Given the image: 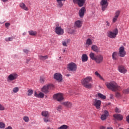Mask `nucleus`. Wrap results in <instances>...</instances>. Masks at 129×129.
I'll return each instance as SVG.
<instances>
[{
  "instance_id": "nucleus-1",
  "label": "nucleus",
  "mask_w": 129,
  "mask_h": 129,
  "mask_svg": "<svg viewBox=\"0 0 129 129\" xmlns=\"http://www.w3.org/2000/svg\"><path fill=\"white\" fill-rule=\"evenodd\" d=\"M91 81H92V78L91 77H87L81 80V83L85 88L91 89L93 87L92 84L90 83Z\"/></svg>"
},
{
  "instance_id": "nucleus-2",
  "label": "nucleus",
  "mask_w": 129,
  "mask_h": 129,
  "mask_svg": "<svg viewBox=\"0 0 129 129\" xmlns=\"http://www.w3.org/2000/svg\"><path fill=\"white\" fill-rule=\"evenodd\" d=\"M106 86L108 89L112 90V91H120L121 88L115 82H112L110 83H106Z\"/></svg>"
},
{
  "instance_id": "nucleus-3",
  "label": "nucleus",
  "mask_w": 129,
  "mask_h": 129,
  "mask_svg": "<svg viewBox=\"0 0 129 129\" xmlns=\"http://www.w3.org/2000/svg\"><path fill=\"white\" fill-rule=\"evenodd\" d=\"M90 57L92 60H94L97 63V64H100L103 62V56L101 54H99L95 56V54L93 52H91L90 54Z\"/></svg>"
},
{
  "instance_id": "nucleus-4",
  "label": "nucleus",
  "mask_w": 129,
  "mask_h": 129,
  "mask_svg": "<svg viewBox=\"0 0 129 129\" xmlns=\"http://www.w3.org/2000/svg\"><path fill=\"white\" fill-rule=\"evenodd\" d=\"M118 34V29L115 28L113 31H109L107 33V36L110 39H115Z\"/></svg>"
},
{
  "instance_id": "nucleus-5",
  "label": "nucleus",
  "mask_w": 129,
  "mask_h": 129,
  "mask_svg": "<svg viewBox=\"0 0 129 129\" xmlns=\"http://www.w3.org/2000/svg\"><path fill=\"white\" fill-rule=\"evenodd\" d=\"M19 77V75L16 73H13L9 75L7 78L8 82H12L16 80V79Z\"/></svg>"
},
{
  "instance_id": "nucleus-6",
  "label": "nucleus",
  "mask_w": 129,
  "mask_h": 129,
  "mask_svg": "<svg viewBox=\"0 0 129 129\" xmlns=\"http://www.w3.org/2000/svg\"><path fill=\"white\" fill-rule=\"evenodd\" d=\"M54 87V85H47L46 86H44L43 88L41 89V91L44 93H48L49 92V91L50 90V89H53V88Z\"/></svg>"
},
{
  "instance_id": "nucleus-7",
  "label": "nucleus",
  "mask_w": 129,
  "mask_h": 129,
  "mask_svg": "<svg viewBox=\"0 0 129 129\" xmlns=\"http://www.w3.org/2000/svg\"><path fill=\"white\" fill-rule=\"evenodd\" d=\"M100 6L101 7L102 11L104 12L107 8V7H108V2H107V0H101L100 3Z\"/></svg>"
},
{
  "instance_id": "nucleus-8",
  "label": "nucleus",
  "mask_w": 129,
  "mask_h": 129,
  "mask_svg": "<svg viewBox=\"0 0 129 129\" xmlns=\"http://www.w3.org/2000/svg\"><path fill=\"white\" fill-rule=\"evenodd\" d=\"M55 32L56 34L59 36L64 34V30H63L61 27L59 26V24H56Z\"/></svg>"
},
{
  "instance_id": "nucleus-9",
  "label": "nucleus",
  "mask_w": 129,
  "mask_h": 129,
  "mask_svg": "<svg viewBox=\"0 0 129 129\" xmlns=\"http://www.w3.org/2000/svg\"><path fill=\"white\" fill-rule=\"evenodd\" d=\"M68 68L70 71H76L77 66L74 62H71L68 64Z\"/></svg>"
},
{
  "instance_id": "nucleus-10",
  "label": "nucleus",
  "mask_w": 129,
  "mask_h": 129,
  "mask_svg": "<svg viewBox=\"0 0 129 129\" xmlns=\"http://www.w3.org/2000/svg\"><path fill=\"white\" fill-rule=\"evenodd\" d=\"M126 52L124 50V47L123 46H121L119 48L118 55L119 57H123L125 56Z\"/></svg>"
},
{
  "instance_id": "nucleus-11",
  "label": "nucleus",
  "mask_w": 129,
  "mask_h": 129,
  "mask_svg": "<svg viewBox=\"0 0 129 129\" xmlns=\"http://www.w3.org/2000/svg\"><path fill=\"white\" fill-rule=\"evenodd\" d=\"M53 98L57 99V101H61L64 99V97H63V94L62 93H58L54 95Z\"/></svg>"
},
{
  "instance_id": "nucleus-12",
  "label": "nucleus",
  "mask_w": 129,
  "mask_h": 129,
  "mask_svg": "<svg viewBox=\"0 0 129 129\" xmlns=\"http://www.w3.org/2000/svg\"><path fill=\"white\" fill-rule=\"evenodd\" d=\"M93 105H94V106H95L97 109H100V106L101 105V101L95 99L93 103Z\"/></svg>"
},
{
  "instance_id": "nucleus-13",
  "label": "nucleus",
  "mask_w": 129,
  "mask_h": 129,
  "mask_svg": "<svg viewBox=\"0 0 129 129\" xmlns=\"http://www.w3.org/2000/svg\"><path fill=\"white\" fill-rule=\"evenodd\" d=\"M54 79H55V80H57L58 81V82H61L63 80V78H62V75L59 73H56L54 75Z\"/></svg>"
},
{
  "instance_id": "nucleus-14",
  "label": "nucleus",
  "mask_w": 129,
  "mask_h": 129,
  "mask_svg": "<svg viewBox=\"0 0 129 129\" xmlns=\"http://www.w3.org/2000/svg\"><path fill=\"white\" fill-rule=\"evenodd\" d=\"M86 0H73L74 4H77L80 7H83Z\"/></svg>"
},
{
  "instance_id": "nucleus-15",
  "label": "nucleus",
  "mask_w": 129,
  "mask_h": 129,
  "mask_svg": "<svg viewBox=\"0 0 129 129\" xmlns=\"http://www.w3.org/2000/svg\"><path fill=\"white\" fill-rule=\"evenodd\" d=\"M118 69L119 72L122 73L123 74H125V73L127 72V70H126L123 66H119Z\"/></svg>"
},
{
  "instance_id": "nucleus-16",
  "label": "nucleus",
  "mask_w": 129,
  "mask_h": 129,
  "mask_svg": "<svg viewBox=\"0 0 129 129\" xmlns=\"http://www.w3.org/2000/svg\"><path fill=\"white\" fill-rule=\"evenodd\" d=\"M109 113L106 110H104V114L101 116V120H105L107 116H108Z\"/></svg>"
},
{
  "instance_id": "nucleus-17",
  "label": "nucleus",
  "mask_w": 129,
  "mask_h": 129,
  "mask_svg": "<svg viewBox=\"0 0 129 129\" xmlns=\"http://www.w3.org/2000/svg\"><path fill=\"white\" fill-rule=\"evenodd\" d=\"M113 117L117 120H122L123 119V116L120 114H114L113 115Z\"/></svg>"
},
{
  "instance_id": "nucleus-18",
  "label": "nucleus",
  "mask_w": 129,
  "mask_h": 129,
  "mask_svg": "<svg viewBox=\"0 0 129 129\" xmlns=\"http://www.w3.org/2000/svg\"><path fill=\"white\" fill-rule=\"evenodd\" d=\"M75 27L76 28H81L82 27V21L80 20H77L75 22Z\"/></svg>"
},
{
  "instance_id": "nucleus-19",
  "label": "nucleus",
  "mask_w": 129,
  "mask_h": 129,
  "mask_svg": "<svg viewBox=\"0 0 129 129\" xmlns=\"http://www.w3.org/2000/svg\"><path fill=\"white\" fill-rule=\"evenodd\" d=\"M86 11L85 7H82L81 9L80 10L79 14L81 18L84 16V13H85Z\"/></svg>"
},
{
  "instance_id": "nucleus-20",
  "label": "nucleus",
  "mask_w": 129,
  "mask_h": 129,
  "mask_svg": "<svg viewBox=\"0 0 129 129\" xmlns=\"http://www.w3.org/2000/svg\"><path fill=\"white\" fill-rule=\"evenodd\" d=\"M62 104L66 106V107H68V108H71V107H72V103L69 101L62 102Z\"/></svg>"
},
{
  "instance_id": "nucleus-21",
  "label": "nucleus",
  "mask_w": 129,
  "mask_h": 129,
  "mask_svg": "<svg viewBox=\"0 0 129 129\" xmlns=\"http://www.w3.org/2000/svg\"><path fill=\"white\" fill-rule=\"evenodd\" d=\"M91 49L94 52H97V53L100 52V49H99L96 45H93L91 47Z\"/></svg>"
},
{
  "instance_id": "nucleus-22",
  "label": "nucleus",
  "mask_w": 129,
  "mask_h": 129,
  "mask_svg": "<svg viewBox=\"0 0 129 129\" xmlns=\"http://www.w3.org/2000/svg\"><path fill=\"white\" fill-rule=\"evenodd\" d=\"M20 7L24 11H29V8L23 3L20 4Z\"/></svg>"
},
{
  "instance_id": "nucleus-23",
  "label": "nucleus",
  "mask_w": 129,
  "mask_h": 129,
  "mask_svg": "<svg viewBox=\"0 0 129 129\" xmlns=\"http://www.w3.org/2000/svg\"><path fill=\"white\" fill-rule=\"evenodd\" d=\"M66 0H56V2L58 4L57 6L59 8H62L63 7L64 3H62V2H65Z\"/></svg>"
},
{
  "instance_id": "nucleus-24",
  "label": "nucleus",
  "mask_w": 129,
  "mask_h": 129,
  "mask_svg": "<svg viewBox=\"0 0 129 129\" xmlns=\"http://www.w3.org/2000/svg\"><path fill=\"white\" fill-rule=\"evenodd\" d=\"M41 115L44 116V117H49L50 114L49 113V112L47 111H43L41 112Z\"/></svg>"
},
{
  "instance_id": "nucleus-25",
  "label": "nucleus",
  "mask_w": 129,
  "mask_h": 129,
  "mask_svg": "<svg viewBox=\"0 0 129 129\" xmlns=\"http://www.w3.org/2000/svg\"><path fill=\"white\" fill-rule=\"evenodd\" d=\"M112 58L113 60H114L115 61L116 60H117V59H118L117 52H113V53L112 54Z\"/></svg>"
},
{
  "instance_id": "nucleus-26",
  "label": "nucleus",
  "mask_w": 129,
  "mask_h": 129,
  "mask_svg": "<svg viewBox=\"0 0 129 129\" xmlns=\"http://www.w3.org/2000/svg\"><path fill=\"white\" fill-rule=\"evenodd\" d=\"M88 60V57L87 56V55L84 54H83L82 56V62H86Z\"/></svg>"
},
{
  "instance_id": "nucleus-27",
  "label": "nucleus",
  "mask_w": 129,
  "mask_h": 129,
  "mask_svg": "<svg viewBox=\"0 0 129 129\" xmlns=\"http://www.w3.org/2000/svg\"><path fill=\"white\" fill-rule=\"evenodd\" d=\"M49 58V56L48 55L43 56V55H39V58L40 60H41V61H45V60H47Z\"/></svg>"
},
{
  "instance_id": "nucleus-28",
  "label": "nucleus",
  "mask_w": 129,
  "mask_h": 129,
  "mask_svg": "<svg viewBox=\"0 0 129 129\" xmlns=\"http://www.w3.org/2000/svg\"><path fill=\"white\" fill-rule=\"evenodd\" d=\"M95 75H96V76L98 77L99 79H100L101 80H103V81H104V79H103L102 76H101V75H100V74H99V73H98V72H95Z\"/></svg>"
},
{
  "instance_id": "nucleus-29",
  "label": "nucleus",
  "mask_w": 129,
  "mask_h": 129,
  "mask_svg": "<svg viewBox=\"0 0 129 129\" xmlns=\"http://www.w3.org/2000/svg\"><path fill=\"white\" fill-rule=\"evenodd\" d=\"M86 45H88V46H90V45H92V40L90 39V38H88L86 42Z\"/></svg>"
},
{
  "instance_id": "nucleus-30",
  "label": "nucleus",
  "mask_w": 129,
  "mask_h": 129,
  "mask_svg": "<svg viewBox=\"0 0 129 129\" xmlns=\"http://www.w3.org/2000/svg\"><path fill=\"white\" fill-rule=\"evenodd\" d=\"M69 128V126L66 124H63L58 127L57 129H68Z\"/></svg>"
},
{
  "instance_id": "nucleus-31",
  "label": "nucleus",
  "mask_w": 129,
  "mask_h": 129,
  "mask_svg": "<svg viewBox=\"0 0 129 129\" xmlns=\"http://www.w3.org/2000/svg\"><path fill=\"white\" fill-rule=\"evenodd\" d=\"M34 93V90L32 89H29L27 91V96H31Z\"/></svg>"
},
{
  "instance_id": "nucleus-32",
  "label": "nucleus",
  "mask_w": 129,
  "mask_h": 129,
  "mask_svg": "<svg viewBox=\"0 0 129 129\" xmlns=\"http://www.w3.org/2000/svg\"><path fill=\"white\" fill-rule=\"evenodd\" d=\"M98 96L101 98V99H105L106 98V96L101 93H98Z\"/></svg>"
},
{
  "instance_id": "nucleus-33",
  "label": "nucleus",
  "mask_w": 129,
  "mask_h": 129,
  "mask_svg": "<svg viewBox=\"0 0 129 129\" xmlns=\"http://www.w3.org/2000/svg\"><path fill=\"white\" fill-rule=\"evenodd\" d=\"M28 33L31 36H36L37 35V32L32 30L28 31Z\"/></svg>"
},
{
  "instance_id": "nucleus-34",
  "label": "nucleus",
  "mask_w": 129,
  "mask_h": 129,
  "mask_svg": "<svg viewBox=\"0 0 129 129\" xmlns=\"http://www.w3.org/2000/svg\"><path fill=\"white\" fill-rule=\"evenodd\" d=\"M119 15H120V11L118 10L115 12L114 17L118 18V17H119Z\"/></svg>"
},
{
  "instance_id": "nucleus-35",
  "label": "nucleus",
  "mask_w": 129,
  "mask_h": 129,
  "mask_svg": "<svg viewBox=\"0 0 129 129\" xmlns=\"http://www.w3.org/2000/svg\"><path fill=\"white\" fill-rule=\"evenodd\" d=\"M123 93H124V94H129V88L123 90Z\"/></svg>"
},
{
  "instance_id": "nucleus-36",
  "label": "nucleus",
  "mask_w": 129,
  "mask_h": 129,
  "mask_svg": "<svg viewBox=\"0 0 129 129\" xmlns=\"http://www.w3.org/2000/svg\"><path fill=\"white\" fill-rule=\"evenodd\" d=\"M44 96H45L44 93L40 92L39 93L38 98H44Z\"/></svg>"
},
{
  "instance_id": "nucleus-37",
  "label": "nucleus",
  "mask_w": 129,
  "mask_h": 129,
  "mask_svg": "<svg viewBox=\"0 0 129 129\" xmlns=\"http://www.w3.org/2000/svg\"><path fill=\"white\" fill-rule=\"evenodd\" d=\"M5 127H6V124L3 122H0V128H5Z\"/></svg>"
},
{
  "instance_id": "nucleus-38",
  "label": "nucleus",
  "mask_w": 129,
  "mask_h": 129,
  "mask_svg": "<svg viewBox=\"0 0 129 129\" xmlns=\"http://www.w3.org/2000/svg\"><path fill=\"white\" fill-rule=\"evenodd\" d=\"M19 90V89L18 87H15V88H13V91L14 93H17V92H18Z\"/></svg>"
},
{
  "instance_id": "nucleus-39",
  "label": "nucleus",
  "mask_w": 129,
  "mask_h": 129,
  "mask_svg": "<svg viewBox=\"0 0 129 129\" xmlns=\"http://www.w3.org/2000/svg\"><path fill=\"white\" fill-rule=\"evenodd\" d=\"M13 40H14L13 37H8L5 39V41H6L7 42H9L10 41H13Z\"/></svg>"
},
{
  "instance_id": "nucleus-40",
  "label": "nucleus",
  "mask_w": 129,
  "mask_h": 129,
  "mask_svg": "<svg viewBox=\"0 0 129 129\" xmlns=\"http://www.w3.org/2000/svg\"><path fill=\"white\" fill-rule=\"evenodd\" d=\"M29 117L28 116H24L23 117V120L25 121V122H29Z\"/></svg>"
},
{
  "instance_id": "nucleus-41",
  "label": "nucleus",
  "mask_w": 129,
  "mask_h": 129,
  "mask_svg": "<svg viewBox=\"0 0 129 129\" xmlns=\"http://www.w3.org/2000/svg\"><path fill=\"white\" fill-rule=\"evenodd\" d=\"M56 109L58 111H62V106L59 105L57 108Z\"/></svg>"
},
{
  "instance_id": "nucleus-42",
  "label": "nucleus",
  "mask_w": 129,
  "mask_h": 129,
  "mask_svg": "<svg viewBox=\"0 0 129 129\" xmlns=\"http://www.w3.org/2000/svg\"><path fill=\"white\" fill-rule=\"evenodd\" d=\"M117 19H118L117 17H115V16H114V17L112 19V23H115V22L117 21Z\"/></svg>"
},
{
  "instance_id": "nucleus-43",
  "label": "nucleus",
  "mask_w": 129,
  "mask_h": 129,
  "mask_svg": "<svg viewBox=\"0 0 129 129\" xmlns=\"http://www.w3.org/2000/svg\"><path fill=\"white\" fill-rule=\"evenodd\" d=\"M120 111L121 110L120 109H119V108H115V112H116L117 113H120Z\"/></svg>"
},
{
  "instance_id": "nucleus-44",
  "label": "nucleus",
  "mask_w": 129,
  "mask_h": 129,
  "mask_svg": "<svg viewBox=\"0 0 129 129\" xmlns=\"http://www.w3.org/2000/svg\"><path fill=\"white\" fill-rule=\"evenodd\" d=\"M0 110L1 111L5 110V106L2 105V104H0Z\"/></svg>"
},
{
  "instance_id": "nucleus-45",
  "label": "nucleus",
  "mask_w": 129,
  "mask_h": 129,
  "mask_svg": "<svg viewBox=\"0 0 129 129\" xmlns=\"http://www.w3.org/2000/svg\"><path fill=\"white\" fill-rule=\"evenodd\" d=\"M44 81H45V79L43 77H41L40 79V83H44Z\"/></svg>"
},
{
  "instance_id": "nucleus-46",
  "label": "nucleus",
  "mask_w": 129,
  "mask_h": 129,
  "mask_svg": "<svg viewBox=\"0 0 129 129\" xmlns=\"http://www.w3.org/2000/svg\"><path fill=\"white\" fill-rule=\"evenodd\" d=\"M116 97H117V98H119L121 97V95L120 94V93H118V92H116L115 94Z\"/></svg>"
},
{
  "instance_id": "nucleus-47",
  "label": "nucleus",
  "mask_w": 129,
  "mask_h": 129,
  "mask_svg": "<svg viewBox=\"0 0 129 129\" xmlns=\"http://www.w3.org/2000/svg\"><path fill=\"white\" fill-rule=\"evenodd\" d=\"M62 46H64V47H67V42L66 41H63L62 42Z\"/></svg>"
},
{
  "instance_id": "nucleus-48",
  "label": "nucleus",
  "mask_w": 129,
  "mask_h": 129,
  "mask_svg": "<svg viewBox=\"0 0 129 129\" xmlns=\"http://www.w3.org/2000/svg\"><path fill=\"white\" fill-rule=\"evenodd\" d=\"M10 26H11V24H10L9 23H5V26L7 28V29H9V27H10Z\"/></svg>"
},
{
  "instance_id": "nucleus-49",
  "label": "nucleus",
  "mask_w": 129,
  "mask_h": 129,
  "mask_svg": "<svg viewBox=\"0 0 129 129\" xmlns=\"http://www.w3.org/2000/svg\"><path fill=\"white\" fill-rule=\"evenodd\" d=\"M43 120L44 122H49V121H50V119H48L47 118H44Z\"/></svg>"
},
{
  "instance_id": "nucleus-50",
  "label": "nucleus",
  "mask_w": 129,
  "mask_h": 129,
  "mask_svg": "<svg viewBox=\"0 0 129 129\" xmlns=\"http://www.w3.org/2000/svg\"><path fill=\"white\" fill-rule=\"evenodd\" d=\"M34 96H35V97H37L38 98H39V94H37V92H35L34 94Z\"/></svg>"
},
{
  "instance_id": "nucleus-51",
  "label": "nucleus",
  "mask_w": 129,
  "mask_h": 129,
  "mask_svg": "<svg viewBox=\"0 0 129 129\" xmlns=\"http://www.w3.org/2000/svg\"><path fill=\"white\" fill-rule=\"evenodd\" d=\"M30 61H31V58H28L26 59L27 64H28V63H29V62H30Z\"/></svg>"
},
{
  "instance_id": "nucleus-52",
  "label": "nucleus",
  "mask_w": 129,
  "mask_h": 129,
  "mask_svg": "<svg viewBox=\"0 0 129 129\" xmlns=\"http://www.w3.org/2000/svg\"><path fill=\"white\" fill-rule=\"evenodd\" d=\"M23 51L25 53H26V54H28V53H29V50L24 49Z\"/></svg>"
},
{
  "instance_id": "nucleus-53",
  "label": "nucleus",
  "mask_w": 129,
  "mask_h": 129,
  "mask_svg": "<svg viewBox=\"0 0 129 129\" xmlns=\"http://www.w3.org/2000/svg\"><path fill=\"white\" fill-rule=\"evenodd\" d=\"M100 129H106V127L104 126H101Z\"/></svg>"
},
{
  "instance_id": "nucleus-54",
  "label": "nucleus",
  "mask_w": 129,
  "mask_h": 129,
  "mask_svg": "<svg viewBox=\"0 0 129 129\" xmlns=\"http://www.w3.org/2000/svg\"><path fill=\"white\" fill-rule=\"evenodd\" d=\"M106 23L107 24L106 26H109L110 25V23H109V22H108V21H106Z\"/></svg>"
},
{
  "instance_id": "nucleus-55",
  "label": "nucleus",
  "mask_w": 129,
  "mask_h": 129,
  "mask_svg": "<svg viewBox=\"0 0 129 129\" xmlns=\"http://www.w3.org/2000/svg\"><path fill=\"white\" fill-rule=\"evenodd\" d=\"M5 129H13V127H12V126H9L7 127H6Z\"/></svg>"
},
{
  "instance_id": "nucleus-56",
  "label": "nucleus",
  "mask_w": 129,
  "mask_h": 129,
  "mask_svg": "<svg viewBox=\"0 0 129 129\" xmlns=\"http://www.w3.org/2000/svg\"><path fill=\"white\" fill-rule=\"evenodd\" d=\"M107 129H113L111 127H107Z\"/></svg>"
},
{
  "instance_id": "nucleus-57",
  "label": "nucleus",
  "mask_w": 129,
  "mask_h": 129,
  "mask_svg": "<svg viewBox=\"0 0 129 129\" xmlns=\"http://www.w3.org/2000/svg\"><path fill=\"white\" fill-rule=\"evenodd\" d=\"M4 3H6V2H8V0H2Z\"/></svg>"
},
{
  "instance_id": "nucleus-58",
  "label": "nucleus",
  "mask_w": 129,
  "mask_h": 129,
  "mask_svg": "<svg viewBox=\"0 0 129 129\" xmlns=\"http://www.w3.org/2000/svg\"><path fill=\"white\" fill-rule=\"evenodd\" d=\"M46 129H53V128H51L50 127H48Z\"/></svg>"
},
{
  "instance_id": "nucleus-59",
  "label": "nucleus",
  "mask_w": 129,
  "mask_h": 129,
  "mask_svg": "<svg viewBox=\"0 0 129 129\" xmlns=\"http://www.w3.org/2000/svg\"><path fill=\"white\" fill-rule=\"evenodd\" d=\"M67 76H68V77L70 76V74H67Z\"/></svg>"
},
{
  "instance_id": "nucleus-60",
  "label": "nucleus",
  "mask_w": 129,
  "mask_h": 129,
  "mask_svg": "<svg viewBox=\"0 0 129 129\" xmlns=\"http://www.w3.org/2000/svg\"><path fill=\"white\" fill-rule=\"evenodd\" d=\"M65 51H66L65 49H63V53H65Z\"/></svg>"
},
{
  "instance_id": "nucleus-61",
  "label": "nucleus",
  "mask_w": 129,
  "mask_h": 129,
  "mask_svg": "<svg viewBox=\"0 0 129 129\" xmlns=\"http://www.w3.org/2000/svg\"><path fill=\"white\" fill-rule=\"evenodd\" d=\"M111 98H112V95H111Z\"/></svg>"
},
{
  "instance_id": "nucleus-62",
  "label": "nucleus",
  "mask_w": 129,
  "mask_h": 129,
  "mask_svg": "<svg viewBox=\"0 0 129 129\" xmlns=\"http://www.w3.org/2000/svg\"><path fill=\"white\" fill-rule=\"evenodd\" d=\"M72 33H74V30H73V31L72 32Z\"/></svg>"
},
{
  "instance_id": "nucleus-63",
  "label": "nucleus",
  "mask_w": 129,
  "mask_h": 129,
  "mask_svg": "<svg viewBox=\"0 0 129 129\" xmlns=\"http://www.w3.org/2000/svg\"><path fill=\"white\" fill-rule=\"evenodd\" d=\"M59 58H61V57H60Z\"/></svg>"
}]
</instances>
